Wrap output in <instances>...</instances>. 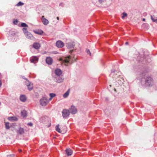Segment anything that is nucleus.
<instances>
[{"label": "nucleus", "instance_id": "f257e3e1", "mask_svg": "<svg viewBox=\"0 0 157 157\" xmlns=\"http://www.w3.org/2000/svg\"><path fill=\"white\" fill-rule=\"evenodd\" d=\"M55 73L56 76L54 77L55 81L58 83L62 82L64 80V78L62 75V71L59 69L57 68L55 70Z\"/></svg>", "mask_w": 157, "mask_h": 157}, {"label": "nucleus", "instance_id": "f03ea898", "mask_svg": "<svg viewBox=\"0 0 157 157\" xmlns=\"http://www.w3.org/2000/svg\"><path fill=\"white\" fill-rule=\"evenodd\" d=\"M117 71H115L114 70L111 71V72L110 75V76L113 77L114 79H115L116 81L120 84L123 83L124 82V79L122 76H120V73L118 72V75L116 74Z\"/></svg>", "mask_w": 157, "mask_h": 157}, {"label": "nucleus", "instance_id": "7ed1b4c3", "mask_svg": "<svg viewBox=\"0 0 157 157\" xmlns=\"http://www.w3.org/2000/svg\"><path fill=\"white\" fill-rule=\"evenodd\" d=\"M76 57L75 56L71 58L70 56H68L67 57L64 59L62 60L63 62L66 63H70L74 61H76Z\"/></svg>", "mask_w": 157, "mask_h": 157}, {"label": "nucleus", "instance_id": "20e7f679", "mask_svg": "<svg viewBox=\"0 0 157 157\" xmlns=\"http://www.w3.org/2000/svg\"><path fill=\"white\" fill-rule=\"evenodd\" d=\"M49 99L45 97L41 98L40 100V104L42 106H45L49 102Z\"/></svg>", "mask_w": 157, "mask_h": 157}, {"label": "nucleus", "instance_id": "39448f33", "mask_svg": "<svg viewBox=\"0 0 157 157\" xmlns=\"http://www.w3.org/2000/svg\"><path fill=\"white\" fill-rule=\"evenodd\" d=\"M62 113L63 117L64 118H67L69 116L70 112L69 110L64 109L62 111Z\"/></svg>", "mask_w": 157, "mask_h": 157}, {"label": "nucleus", "instance_id": "423d86ee", "mask_svg": "<svg viewBox=\"0 0 157 157\" xmlns=\"http://www.w3.org/2000/svg\"><path fill=\"white\" fill-rule=\"evenodd\" d=\"M153 83L152 79L150 77H147L145 79V84L147 85L150 86Z\"/></svg>", "mask_w": 157, "mask_h": 157}, {"label": "nucleus", "instance_id": "0eeeda50", "mask_svg": "<svg viewBox=\"0 0 157 157\" xmlns=\"http://www.w3.org/2000/svg\"><path fill=\"white\" fill-rule=\"evenodd\" d=\"M48 120V118L47 116H43L40 119V121L41 123H45L47 122Z\"/></svg>", "mask_w": 157, "mask_h": 157}, {"label": "nucleus", "instance_id": "6e6552de", "mask_svg": "<svg viewBox=\"0 0 157 157\" xmlns=\"http://www.w3.org/2000/svg\"><path fill=\"white\" fill-rule=\"evenodd\" d=\"M56 45L58 48H62L64 46V44L61 40H58L56 43Z\"/></svg>", "mask_w": 157, "mask_h": 157}, {"label": "nucleus", "instance_id": "1a4fd4ad", "mask_svg": "<svg viewBox=\"0 0 157 157\" xmlns=\"http://www.w3.org/2000/svg\"><path fill=\"white\" fill-rule=\"evenodd\" d=\"M25 35L26 37L29 39L33 40L35 39L32 35L29 32L26 33Z\"/></svg>", "mask_w": 157, "mask_h": 157}, {"label": "nucleus", "instance_id": "9d476101", "mask_svg": "<svg viewBox=\"0 0 157 157\" xmlns=\"http://www.w3.org/2000/svg\"><path fill=\"white\" fill-rule=\"evenodd\" d=\"M26 84L28 87V89L29 90H32L33 88V86L32 83H31L29 81L27 80L26 82Z\"/></svg>", "mask_w": 157, "mask_h": 157}, {"label": "nucleus", "instance_id": "9b49d317", "mask_svg": "<svg viewBox=\"0 0 157 157\" xmlns=\"http://www.w3.org/2000/svg\"><path fill=\"white\" fill-rule=\"evenodd\" d=\"M17 134L22 135L25 133V130L24 128L20 127L16 131Z\"/></svg>", "mask_w": 157, "mask_h": 157}, {"label": "nucleus", "instance_id": "f8f14e48", "mask_svg": "<svg viewBox=\"0 0 157 157\" xmlns=\"http://www.w3.org/2000/svg\"><path fill=\"white\" fill-rule=\"evenodd\" d=\"M70 112L72 114H75L77 112V109L74 106H71L70 109Z\"/></svg>", "mask_w": 157, "mask_h": 157}, {"label": "nucleus", "instance_id": "ddd939ff", "mask_svg": "<svg viewBox=\"0 0 157 157\" xmlns=\"http://www.w3.org/2000/svg\"><path fill=\"white\" fill-rule=\"evenodd\" d=\"M46 62L48 64L51 65L52 63L53 59L51 57H48L46 58Z\"/></svg>", "mask_w": 157, "mask_h": 157}, {"label": "nucleus", "instance_id": "4468645a", "mask_svg": "<svg viewBox=\"0 0 157 157\" xmlns=\"http://www.w3.org/2000/svg\"><path fill=\"white\" fill-rule=\"evenodd\" d=\"M43 23L45 25H47L49 24L48 21L44 17V16H42L41 18Z\"/></svg>", "mask_w": 157, "mask_h": 157}, {"label": "nucleus", "instance_id": "2eb2a0df", "mask_svg": "<svg viewBox=\"0 0 157 157\" xmlns=\"http://www.w3.org/2000/svg\"><path fill=\"white\" fill-rule=\"evenodd\" d=\"M40 47V44L38 43H35L33 44V47L35 49L38 50Z\"/></svg>", "mask_w": 157, "mask_h": 157}, {"label": "nucleus", "instance_id": "dca6fc26", "mask_svg": "<svg viewBox=\"0 0 157 157\" xmlns=\"http://www.w3.org/2000/svg\"><path fill=\"white\" fill-rule=\"evenodd\" d=\"M20 100L23 102H25L27 100V98L25 95H21L20 97Z\"/></svg>", "mask_w": 157, "mask_h": 157}, {"label": "nucleus", "instance_id": "f3484780", "mask_svg": "<svg viewBox=\"0 0 157 157\" xmlns=\"http://www.w3.org/2000/svg\"><path fill=\"white\" fill-rule=\"evenodd\" d=\"M66 152L67 156H70L72 154L73 151L70 148H67L66 150Z\"/></svg>", "mask_w": 157, "mask_h": 157}, {"label": "nucleus", "instance_id": "a211bd4d", "mask_svg": "<svg viewBox=\"0 0 157 157\" xmlns=\"http://www.w3.org/2000/svg\"><path fill=\"white\" fill-rule=\"evenodd\" d=\"M38 58L36 56H33L30 59V61L31 62L33 63H35L36 62L38 61Z\"/></svg>", "mask_w": 157, "mask_h": 157}, {"label": "nucleus", "instance_id": "6ab92c4d", "mask_svg": "<svg viewBox=\"0 0 157 157\" xmlns=\"http://www.w3.org/2000/svg\"><path fill=\"white\" fill-rule=\"evenodd\" d=\"M8 119L10 121H17L18 120L17 118L16 117H8Z\"/></svg>", "mask_w": 157, "mask_h": 157}, {"label": "nucleus", "instance_id": "aec40b11", "mask_svg": "<svg viewBox=\"0 0 157 157\" xmlns=\"http://www.w3.org/2000/svg\"><path fill=\"white\" fill-rule=\"evenodd\" d=\"M34 32L36 34L42 35L43 33V32L41 30H38L34 31Z\"/></svg>", "mask_w": 157, "mask_h": 157}, {"label": "nucleus", "instance_id": "412c9836", "mask_svg": "<svg viewBox=\"0 0 157 157\" xmlns=\"http://www.w3.org/2000/svg\"><path fill=\"white\" fill-rule=\"evenodd\" d=\"M21 116L23 117H27V113L26 110H23L21 112Z\"/></svg>", "mask_w": 157, "mask_h": 157}, {"label": "nucleus", "instance_id": "4be33fe9", "mask_svg": "<svg viewBox=\"0 0 157 157\" xmlns=\"http://www.w3.org/2000/svg\"><path fill=\"white\" fill-rule=\"evenodd\" d=\"M151 20L154 22H157V17L154 15H151Z\"/></svg>", "mask_w": 157, "mask_h": 157}, {"label": "nucleus", "instance_id": "5701e85b", "mask_svg": "<svg viewBox=\"0 0 157 157\" xmlns=\"http://www.w3.org/2000/svg\"><path fill=\"white\" fill-rule=\"evenodd\" d=\"M56 95V94H55L54 93H50L49 94V96L50 97V98L49 99V101H51L52 100V98L55 97Z\"/></svg>", "mask_w": 157, "mask_h": 157}, {"label": "nucleus", "instance_id": "b1692460", "mask_svg": "<svg viewBox=\"0 0 157 157\" xmlns=\"http://www.w3.org/2000/svg\"><path fill=\"white\" fill-rule=\"evenodd\" d=\"M74 45L72 44L69 43L67 44V47L68 48L71 49L72 48H73Z\"/></svg>", "mask_w": 157, "mask_h": 157}, {"label": "nucleus", "instance_id": "393cba45", "mask_svg": "<svg viewBox=\"0 0 157 157\" xmlns=\"http://www.w3.org/2000/svg\"><path fill=\"white\" fill-rule=\"evenodd\" d=\"M6 128L7 129H9L10 128L9 123L8 122H6L5 123Z\"/></svg>", "mask_w": 157, "mask_h": 157}, {"label": "nucleus", "instance_id": "a878e982", "mask_svg": "<svg viewBox=\"0 0 157 157\" xmlns=\"http://www.w3.org/2000/svg\"><path fill=\"white\" fill-rule=\"evenodd\" d=\"M69 90H67L65 93L63 95V97L64 98H67L69 95Z\"/></svg>", "mask_w": 157, "mask_h": 157}, {"label": "nucleus", "instance_id": "bb28decb", "mask_svg": "<svg viewBox=\"0 0 157 157\" xmlns=\"http://www.w3.org/2000/svg\"><path fill=\"white\" fill-rule=\"evenodd\" d=\"M56 130L59 132H61L60 129L59 128V125L58 124L56 126Z\"/></svg>", "mask_w": 157, "mask_h": 157}, {"label": "nucleus", "instance_id": "cd10ccee", "mask_svg": "<svg viewBox=\"0 0 157 157\" xmlns=\"http://www.w3.org/2000/svg\"><path fill=\"white\" fill-rule=\"evenodd\" d=\"M144 59V58L142 57H141V56H139L137 58V59L138 61H140Z\"/></svg>", "mask_w": 157, "mask_h": 157}, {"label": "nucleus", "instance_id": "c85d7f7f", "mask_svg": "<svg viewBox=\"0 0 157 157\" xmlns=\"http://www.w3.org/2000/svg\"><path fill=\"white\" fill-rule=\"evenodd\" d=\"M24 3L21 2H19L17 3L16 5V6H22L24 5Z\"/></svg>", "mask_w": 157, "mask_h": 157}, {"label": "nucleus", "instance_id": "c756f323", "mask_svg": "<svg viewBox=\"0 0 157 157\" xmlns=\"http://www.w3.org/2000/svg\"><path fill=\"white\" fill-rule=\"evenodd\" d=\"M21 26L22 27H28V25L25 23H22L21 24Z\"/></svg>", "mask_w": 157, "mask_h": 157}, {"label": "nucleus", "instance_id": "7c9ffc66", "mask_svg": "<svg viewBox=\"0 0 157 157\" xmlns=\"http://www.w3.org/2000/svg\"><path fill=\"white\" fill-rule=\"evenodd\" d=\"M22 30L23 31L25 34L26 33L28 32L27 31V29L26 28H24L22 29Z\"/></svg>", "mask_w": 157, "mask_h": 157}, {"label": "nucleus", "instance_id": "2f4dec72", "mask_svg": "<svg viewBox=\"0 0 157 157\" xmlns=\"http://www.w3.org/2000/svg\"><path fill=\"white\" fill-rule=\"evenodd\" d=\"M127 14L125 12H124L122 13V18L124 19L125 17H127Z\"/></svg>", "mask_w": 157, "mask_h": 157}, {"label": "nucleus", "instance_id": "473e14b6", "mask_svg": "<svg viewBox=\"0 0 157 157\" xmlns=\"http://www.w3.org/2000/svg\"><path fill=\"white\" fill-rule=\"evenodd\" d=\"M18 22V21L17 19H14L13 21V23L14 24L16 25L17 24Z\"/></svg>", "mask_w": 157, "mask_h": 157}, {"label": "nucleus", "instance_id": "72a5a7b5", "mask_svg": "<svg viewBox=\"0 0 157 157\" xmlns=\"http://www.w3.org/2000/svg\"><path fill=\"white\" fill-rule=\"evenodd\" d=\"M86 52L88 54H89L90 56H91V53L90 52V51L89 50L87 49L86 50Z\"/></svg>", "mask_w": 157, "mask_h": 157}, {"label": "nucleus", "instance_id": "f704fd0d", "mask_svg": "<svg viewBox=\"0 0 157 157\" xmlns=\"http://www.w3.org/2000/svg\"><path fill=\"white\" fill-rule=\"evenodd\" d=\"M59 6L63 7L64 6V3L63 2H61L59 3Z\"/></svg>", "mask_w": 157, "mask_h": 157}, {"label": "nucleus", "instance_id": "c9c22d12", "mask_svg": "<svg viewBox=\"0 0 157 157\" xmlns=\"http://www.w3.org/2000/svg\"><path fill=\"white\" fill-rule=\"evenodd\" d=\"M27 125L29 126H31L33 125V124L31 122H29V123H28V124H27Z\"/></svg>", "mask_w": 157, "mask_h": 157}, {"label": "nucleus", "instance_id": "e433bc0d", "mask_svg": "<svg viewBox=\"0 0 157 157\" xmlns=\"http://www.w3.org/2000/svg\"><path fill=\"white\" fill-rule=\"evenodd\" d=\"M14 155L13 154L10 155H7V157H14Z\"/></svg>", "mask_w": 157, "mask_h": 157}, {"label": "nucleus", "instance_id": "4c0bfd02", "mask_svg": "<svg viewBox=\"0 0 157 157\" xmlns=\"http://www.w3.org/2000/svg\"><path fill=\"white\" fill-rule=\"evenodd\" d=\"M146 75V74L144 72H142L141 73V75L143 76H144L145 75Z\"/></svg>", "mask_w": 157, "mask_h": 157}, {"label": "nucleus", "instance_id": "58836bf2", "mask_svg": "<svg viewBox=\"0 0 157 157\" xmlns=\"http://www.w3.org/2000/svg\"><path fill=\"white\" fill-rule=\"evenodd\" d=\"M2 84V82L1 80H0V87L1 86Z\"/></svg>", "mask_w": 157, "mask_h": 157}, {"label": "nucleus", "instance_id": "ea45409f", "mask_svg": "<svg viewBox=\"0 0 157 157\" xmlns=\"http://www.w3.org/2000/svg\"><path fill=\"white\" fill-rule=\"evenodd\" d=\"M99 2L100 3H102V0H99Z\"/></svg>", "mask_w": 157, "mask_h": 157}, {"label": "nucleus", "instance_id": "a19ab883", "mask_svg": "<svg viewBox=\"0 0 157 157\" xmlns=\"http://www.w3.org/2000/svg\"><path fill=\"white\" fill-rule=\"evenodd\" d=\"M73 51V50L70 51L71 53H72Z\"/></svg>", "mask_w": 157, "mask_h": 157}, {"label": "nucleus", "instance_id": "79ce46f5", "mask_svg": "<svg viewBox=\"0 0 157 157\" xmlns=\"http://www.w3.org/2000/svg\"><path fill=\"white\" fill-rule=\"evenodd\" d=\"M56 18H57V19L58 20H59V17H56Z\"/></svg>", "mask_w": 157, "mask_h": 157}, {"label": "nucleus", "instance_id": "37998d69", "mask_svg": "<svg viewBox=\"0 0 157 157\" xmlns=\"http://www.w3.org/2000/svg\"><path fill=\"white\" fill-rule=\"evenodd\" d=\"M128 44V42H126L125 43V44H126V45H127Z\"/></svg>", "mask_w": 157, "mask_h": 157}, {"label": "nucleus", "instance_id": "c03bdc74", "mask_svg": "<svg viewBox=\"0 0 157 157\" xmlns=\"http://www.w3.org/2000/svg\"><path fill=\"white\" fill-rule=\"evenodd\" d=\"M19 151L20 152H21L22 151V150L21 149H19Z\"/></svg>", "mask_w": 157, "mask_h": 157}, {"label": "nucleus", "instance_id": "a18cd8bd", "mask_svg": "<svg viewBox=\"0 0 157 157\" xmlns=\"http://www.w3.org/2000/svg\"><path fill=\"white\" fill-rule=\"evenodd\" d=\"M143 21H145V18H143Z\"/></svg>", "mask_w": 157, "mask_h": 157}, {"label": "nucleus", "instance_id": "49530a36", "mask_svg": "<svg viewBox=\"0 0 157 157\" xmlns=\"http://www.w3.org/2000/svg\"><path fill=\"white\" fill-rule=\"evenodd\" d=\"M116 89H114V90H115V91H116Z\"/></svg>", "mask_w": 157, "mask_h": 157}]
</instances>
